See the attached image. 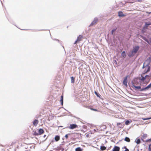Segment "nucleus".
<instances>
[{"label": "nucleus", "mask_w": 151, "mask_h": 151, "mask_svg": "<svg viewBox=\"0 0 151 151\" xmlns=\"http://www.w3.org/2000/svg\"><path fill=\"white\" fill-rule=\"evenodd\" d=\"M151 61V57H149L144 62L142 67L143 68H145V70L143 74L149 72L150 70V68L148 65H149Z\"/></svg>", "instance_id": "1"}, {"label": "nucleus", "mask_w": 151, "mask_h": 151, "mask_svg": "<svg viewBox=\"0 0 151 151\" xmlns=\"http://www.w3.org/2000/svg\"><path fill=\"white\" fill-rule=\"evenodd\" d=\"M139 46H136L134 47L132 51L129 52V56H134L137 52L139 50Z\"/></svg>", "instance_id": "2"}, {"label": "nucleus", "mask_w": 151, "mask_h": 151, "mask_svg": "<svg viewBox=\"0 0 151 151\" xmlns=\"http://www.w3.org/2000/svg\"><path fill=\"white\" fill-rule=\"evenodd\" d=\"M83 37L82 35H80L77 37V40L75 41L74 43V44H76L77 43H79L80 41H81Z\"/></svg>", "instance_id": "3"}, {"label": "nucleus", "mask_w": 151, "mask_h": 151, "mask_svg": "<svg viewBox=\"0 0 151 151\" xmlns=\"http://www.w3.org/2000/svg\"><path fill=\"white\" fill-rule=\"evenodd\" d=\"M78 125L76 124H70V126L68 127V128L70 129H74L77 128Z\"/></svg>", "instance_id": "4"}, {"label": "nucleus", "mask_w": 151, "mask_h": 151, "mask_svg": "<svg viewBox=\"0 0 151 151\" xmlns=\"http://www.w3.org/2000/svg\"><path fill=\"white\" fill-rule=\"evenodd\" d=\"M144 74L142 73V74L141 75V77H139V78L141 81L146 82V76L145 77L143 76H142V74Z\"/></svg>", "instance_id": "5"}, {"label": "nucleus", "mask_w": 151, "mask_h": 151, "mask_svg": "<svg viewBox=\"0 0 151 151\" xmlns=\"http://www.w3.org/2000/svg\"><path fill=\"white\" fill-rule=\"evenodd\" d=\"M150 88H151V83L145 88L141 89V90H140V91H145L146 90Z\"/></svg>", "instance_id": "6"}, {"label": "nucleus", "mask_w": 151, "mask_h": 151, "mask_svg": "<svg viewBox=\"0 0 151 151\" xmlns=\"http://www.w3.org/2000/svg\"><path fill=\"white\" fill-rule=\"evenodd\" d=\"M127 76H126L124 79L123 81V84L125 85L126 86H127Z\"/></svg>", "instance_id": "7"}, {"label": "nucleus", "mask_w": 151, "mask_h": 151, "mask_svg": "<svg viewBox=\"0 0 151 151\" xmlns=\"http://www.w3.org/2000/svg\"><path fill=\"white\" fill-rule=\"evenodd\" d=\"M151 76H149V75L146 76V82H148L149 81L150 79Z\"/></svg>", "instance_id": "8"}, {"label": "nucleus", "mask_w": 151, "mask_h": 151, "mask_svg": "<svg viewBox=\"0 0 151 151\" xmlns=\"http://www.w3.org/2000/svg\"><path fill=\"white\" fill-rule=\"evenodd\" d=\"M44 133V131L42 129H40L38 131L39 135H41Z\"/></svg>", "instance_id": "9"}, {"label": "nucleus", "mask_w": 151, "mask_h": 151, "mask_svg": "<svg viewBox=\"0 0 151 151\" xmlns=\"http://www.w3.org/2000/svg\"><path fill=\"white\" fill-rule=\"evenodd\" d=\"M120 148L117 146H115L112 151H119Z\"/></svg>", "instance_id": "10"}, {"label": "nucleus", "mask_w": 151, "mask_h": 151, "mask_svg": "<svg viewBox=\"0 0 151 151\" xmlns=\"http://www.w3.org/2000/svg\"><path fill=\"white\" fill-rule=\"evenodd\" d=\"M118 16L120 17H124L125 15L123 14V12L121 11L119 12H118Z\"/></svg>", "instance_id": "11"}, {"label": "nucleus", "mask_w": 151, "mask_h": 151, "mask_svg": "<svg viewBox=\"0 0 151 151\" xmlns=\"http://www.w3.org/2000/svg\"><path fill=\"white\" fill-rule=\"evenodd\" d=\"M98 21V19H95L94 20L91 24V25H93L94 24H96Z\"/></svg>", "instance_id": "12"}, {"label": "nucleus", "mask_w": 151, "mask_h": 151, "mask_svg": "<svg viewBox=\"0 0 151 151\" xmlns=\"http://www.w3.org/2000/svg\"><path fill=\"white\" fill-rule=\"evenodd\" d=\"M38 123V120L35 119V120L33 122V124L35 126H37V124Z\"/></svg>", "instance_id": "13"}, {"label": "nucleus", "mask_w": 151, "mask_h": 151, "mask_svg": "<svg viewBox=\"0 0 151 151\" xmlns=\"http://www.w3.org/2000/svg\"><path fill=\"white\" fill-rule=\"evenodd\" d=\"M151 23L150 22H146L145 23V27L146 28H147L148 27V26L149 25H151Z\"/></svg>", "instance_id": "14"}, {"label": "nucleus", "mask_w": 151, "mask_h": 151, "mask_svg": "<svg viewBox=\"0 0 151 151\" xmlns=\"http://www.w3.org/2000/svg\"><path fill=\"white\" fill-rule=\"evenodd\" d=\"M63 95H62L61 96L60 98V102L61 103L62 105H63Z\"/></svg>", "instance_id": "15"}, {"label": "nucleus", "mask_w": 151, "mask_h": 151, "mask_svg": "<svg viewBox=\"0 0 151 151\" xmlns=\"http://www.w3.org/2000/svg\"><path fill=\"white\" fill-rule=\"evenodd\" d=\"M71 80V82L72 83H74L75 82V78L73 77H70Z\"/></svg>", "instance_id": "16"}, {"label": "nucleus", "mask_w": 151, "mask_h": 151, "mask_svg": "<svg viewBox=\"0 0 151 151\" xmlns=\"http://www.w3.org/2000/svg\"><path fill=\"white\" fill-rule=\"evenodd\" d=\"M147 137V135L146 134H144L142 136V139H145Z\"/></svg>", "instance_id": "17"}, {"label": "nucleus", "mask_w": 151, "mask_h": 151, "mask_svg": "<svg viewBox=\"0 0 151 151\" xmlns=\"http://www.w3.org/2000/svg\"><path fill=\"white\" fill-rule=\"evenodd\" d=\"M55 139L56 141H58L60 139V137L58 136H56L55 137Z\"/></svg>", "instance_id": "18"}, {"label": "nucleus", "mask_w": 151, "mask_h": 151, "mask_svg": "<svg viewBox=\"0 0 151 151\" xmlns=\"http://www.w3.org/2000/svg\"><path fill=\"white\" fill-rule=\"evenodd\" d=\"M122 56L124 58L126 57V55L125 51H124L122 52Z\"/></svg>", "instance_id": "19"}, {"label": "nucleus", "mask_w": 151, "mask_h": 151, "mask_svg": "<svg viewBox=\"0 0 151 151\" xmlns=\"http://www.w3.org/2000/svg\"><path fill=\"white\" fill-rule=\"evenodd\" d=\"M125 141L126 142H129L130 141V139L128 137H126L124 139Z\"/></svg>", "instance_id": "20"}, {"label": "nucleus", "mask_w": 151, "mask_h": 151, "mask_svg": "<svg viewBox=\"0 0 151 151\" xmlns=\"http://www.w3.org/2000/svg\"><path fill=\"white\" fill-rule=\"evenodd\" d=\"M133 86L134 87V88L136 89H140V90L141 89V88L140 86H136L134 85H133Z\"/></svg>", "instance_id": "21"}, {"label": "nucleus", "mask_w": 151, "mask_h": 151, "mask_svg": "<svg viewBox=\"0 0 151 151\" xmlns=\"http://www.w3.org/2000/svg\"><path fill=\"white\" fill-rule=\"evenodd\" d=\"M75 150L76 151H82V149L80 147H78L76 148Z\"/></svg>", "instance_id": "22"}, {"label": "nucleus", "mask_w": 151, "mask_h": 151, "mask_svg": "<svg viewBox=\"0 0 151 151\" xmlns=\"http://www.w3.org/2000/svg\"><path fill=\"white\" fill-rule=\"evenodd\" d=\"M100 148L102 150H104L106 149V147L105 146H101Z\"/></svg>", "instance_id": "23"}, {"label": "nucleus", "mask_w": 151, "mask_h": 151, "mask_svg": "<svg viewBox=\"0 0 151 151\" xmlns=\"http://www.w3.org/2000/svg\"><path fill=\"white\" fill-rule=\"evenodd\" d=\"M136 142L137 144H139L140 142V139H137Z\"/></svg>", "instance_id": "24"}, {"label": "nucleus", "mask_w": 151, "mask_h": 151, "mask_svg": "<svg viewBox=\"0 0 151 151\" xmlns=\"http://www.w3.org/2000/svg\"><path fill=\"white\" fill-rule=\"evenodd\" d=\"M34 135L35 136H38L39 135L38 133H37L36 132H35L34 133Z\"/></svg>", "instance_id": "25"}, {"label": "nucleus", "mask_w": 151, "mask_h": 151, "mask_svg": "<svg viewBox=\"0 0 151 151\" xmlns=\"http://www.w3.org/2000/svg\"><path fill=\"white\" fill-rule=\"evenodd\" d=\"M129 123V120H127L125 122V124L126 125H128Z\"/></svg>", "instance_id": "26"}, {"label": "nucleus", "mask_w": 151, "mask_h": 151, "mask_svg": "<svg viewBox=\"0 0 151 151\" xmlns=\"http://www.w3.org/2000/svg\"><path fill=\"white\" fill-rule=\"evenodd\" d=\"M148 151H151V144L149 145L148 147Z\"/></svg>", "instance_id": "27"}, {"label": "nucleus", "mask_w": 151, "mask_h": 151, "mask_svg": "<svg viewBox=\"0 0 151 151\" xmlns=\"http://www.w3.org/2000/svg\"><path fill=\"white\" fill-rule=\"evenodd\" d=\"M143 39L144 40L146 41L148 44H149V42L148 40L146 39V38H143Z\"/></svg>", "instance_id": "28"}, {"label": "nucleus", "mask_w": 151, "mask_h": 151, "mask_svg": "<svg viewBox=\"0 0 151 151\" xmlns=\"http://www.w3.org/2000/svg\"><path fill=\"white\" fill-rule=\"evenodd\" d=\"M116 28L114 29H113L111 31V34L112 35L113 34V33L116 31Z\"/></svg>", "instance_id": "29"}, {"label": "nucleus", "mask_w": 151, "mask_h": 151, "mask_svg": "<svg viewBox=\"0 0 151 151\" xmlns=\"http://www.w3.org/2000/svg\"><path fill=\"white\" fill-rule=\"evenodd\" d=\"M151 119V118H142V119L143 120H146L150 119Z\"/></svg>", "instance_id": "30"}, {"label": "nucleus", "mask_w": 151, "mask_h": 151, "mask_svg": "<svg viewBox=\"0 0 151 151\" xmlns=\"http://www.w3.org/2000/svg\"><path fill=\"white\" fill-rule=\"evenodd\" d=\"M124 148L125 149V150H124V151H129V149H127L126 147H124Z\"/></svg>", "instance_id": "31"}, {"label": "nucleus", "mask_w": 151, "mask_h": 151, "mask_svg": "<svg viewBox=\"0 0 151 151\" xmlns=\"http://www.w3.org/2000/svg\"><path fill=\"white\" fill-rule=\"evenodd\" d=\"M91 109L92 110L94 111H98V110L96 109H93V108H91Z\"/></svg>", "instance_id": "32"}, {"label": "nucleus", "mask_w": 151, "mask_h": 151, "mask_svg": "<svg viewBox=\"0 0 151 151\" xmlns=\"http://www.w3.org/2000/svg\"><path fill=\"white\" fill-rule=\"evenodd\" d=\"M65 138L66 139H67L68 138V134H66V135H65Z\"/></svg>", "instance_id": "33"}, {"label": "nucleus", "mask_w": 151, "mask_h": 151, "mask_svg": "<svg viewBox=\"0 0 151 151\" xmlns=\"http://www.w3.org/2000/svg\"><path fill=\"white\" fill-rule=\"evenodd\" d=\"M121 123H117V125L118 126H119V125H121Z\"/></svg>", "instance_id": "34"}, {"label": "nucleus", "mask_w": 151, "mask_h": 151, "mask_svg": "<svg viewBox=\"0 0 151 151\" xmlns=\"http://www.w3.org/2000/svg\"><path fill=\"white\" fill-rule=\"evenodd\" d=\"M151 141V139L148 140H147L146 142Z\"/></svg>", "instance_id": "35"}, {"label": "nucleus", "mask_w": 151, "mask_h": 151, "mask_svg": "<svg viewBox=\"0 0 151 151\" xmlns=\"http://www.w3.org/2000/svg\"><path fill=\"white\" fill-rule=\"evenodd\" d=\"M95 93L97 96H98L97 93L95 91Z\"/></svg>", "instance_id": "36"}, {"label": "nucleus", "mask_w": 151, "mask_h": 151, "mask_svg": "<svg viewBox=\"0 0 151 151\" xmlns=\"http://www.w3.org/2000/svg\"><path fill=\"white\" fill-rule=\"evenodd\" d=\"M15 143H16V142H13L12 143V145H13V144H15Z\"/></svg>", "instance_id": "37"}, {"label": "nucleus", "mask_w": 151, "mask_h": 151, "mask_svg": "<svg viewBox=\"0 0 151 151\" xmlns=\"http://www.w3.org/2000/svg\"><path fill=\"white\" fill-rule=\"evenodd\" d=\"M149 41H150V42L151 43V38L150 39Z\"/></svg>", "instance_id": "38"}, {"label": "nucleus", "mask_w": 151, "mask_h": 151, "mask_svg": "<svg viewBox=\"0 0 151 151\" xmlns=\"http://www.w3.org/2000/svg\"><path fill=\"white\" fill-rule=\"evenodd\" d=\"M46 135H45L44 136V137H46Z\"/></svg>", "instance_id": "39"}, {"label": "nucleus", "mask_w": 151, "mask_h": 151, "mask_svg": "<svg viewBox=\"0 0 151 151\" xmlns=\"http://www.w3.org/2000/svg\"><path fill=\"white\" fill-rule=\"evenodd\" d=\"M58 40V41H59V40Z\"/></svg>", "instance_id": "40"}]
</instances>
